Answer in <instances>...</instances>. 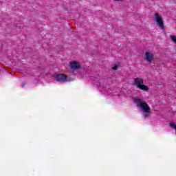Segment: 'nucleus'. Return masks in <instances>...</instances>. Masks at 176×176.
I'll list each match as a JSON object with an SVG mask.
<instances>
[{
  "mask_svg": "<svg viewBox=\"0 0 176 176\" xmlns=\"http://www.w3.org/2000/svg\"><path fill=\"white\" fill-rule=\"evenodd\" d=\"M133 101L135 104H136L137 107H139V108H140L141 109H142V111H144V112H145V118H149L148 113L151 112V107H149L148 103H146L145 100L140 98H135Z\"/></svg>",
  "mask_w": 176,
  "mask_h": 176,
  "instance_id": "nucleus-1",
  "label": "nucleus"
},
{
  "mask_svg": "<svg viewBox=\"0 0 176 176\" xmlns=\"http://www.w3.org/2000/svg\"><path fill=\"white\" fill-rule=\"evenodd\" d=\"M155 21L157 22L159 27L161 28V30H164V22L163 21V18H162V16H160V14L155 13Z\"/></svg>",
  "mask_w": 176,
  "mask_h": 176,
  "instance_id": "nucleus-2",
  "label": "nucleus"
},
{
  "mask_svg": "<svg viewBox=\"0 0 176 176\" xmlns=\"http://www.w3.org/2000/svg\"><path fill=\"white\" fill-rule=\"evenodd\" d=\"M57 82H67L68 80V76L64 74H58L54 76Z\"/></svg>",
  "mask_w": 176,
  "mask_h": 176,
  "instance_id": "nucleus-3",
  "label": "nucleus"
},
{
  "mask_svg": "<svg viewBox=\"0 0 176 176\" xmlns=\"http://www.w3.org/2000/svg\"><path fill=\"white\" fill-rule=\"evenodd\" d=\"M145 58L144 60L148 61V63H152L153 61V57H155V55L149 52H146L145 53Z\"/></svg>",
  "mask_w": 176,
  "mask_h": 176,
  "instance_id": "nucleus-4",
  "label": "nucleus"
},
{
  "mask_svg": "<svg viewBox=\"0 0 176 176\" xmlns=\"http://www.w3.org/2000/svg\"><path fill=\"white\" fill-rule=\"evenodd\" d=\"M70 67L72 69H79L81 67L80 64L76 60H73L70 63Z\"/></svg>",
  "mask_w": 176,
  "mask_h": 176,
  "instance_id": "nucleus-5",
  "label": "nucleus"
},
{
  "mask_svg": "<svg viewBox=\"0 0 176 176\" xmlns=\"http://www.w3.org/2000/svg\"><path fill=\"white\" fill-rule=\"evenodd\" d=\"M134 85L138 88L140 85H144V80L141 78H135Z\"/></svg>",
  "mask_w": 176,
  "mask_h": 176,
  "instance_id": "nucleus-6",
  "label": "nucleus"
},
{
  "mask_svg": "<svg viewBox=\"0 0 176 176\" xmlns=\"http://www.w3.org/2000/svg\"><path fill=\"white\" fill-rule=\"evenodd\" d=\"M138 89H140V90H144V91H146L148 90H149V87H148V86L142 84L139 87H138Z\"/></svg>",
  "mask_w": 176,
  "mask_h": 176,
  "instance_id": "nucleus-7",
  "label": "nucleus"
},
{
  "mask_svg": "<svg viewBox=\"0 0 176 176\" xmlns=\"http://www.w3.org/2000/svg\"><path fill=\"white\" fill-rule=\"evenodd\" d=\"M111 69H113V71H116V69H118V65H115Z\"/></svg>",
  "mask_w": 176,
  "mask_h": 176,
  "instance_id": "nucleus-8",
  "label": "nucleus"
},
{
  "mask_svg": "<svg viewBox=\"0 0 176 176\" xmlns=\"http://www.w3.org/2000/svg\"><path fill=\"white\" fill-rule=\"evenodd\" d=\"M114 1H118L122 2V1H123L124 0H114Z\"/></svg>",
  "mask_w": 176,
  "mask_h": 176,
  "instance_id": "nucleus-9",
  "label": "nucleus"
},
{
  "mask_svg": "<svg viewBox=\"0 0 176 176\" xmlns=\"http://www.w3.org/2000/svg\"><path fill=\"white\" fill-rule=\"evenodd\" d=\"M24 86H25V83L22 84V87H24Z\"/></svg>",
  "mask_w": 176,
  "mask_h": 176,
  "instance_id": "nucleus-10",
  "label": "nucleus"
}]
</instances>
